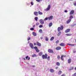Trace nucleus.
<instances>
[{"mask_svg":"<svg viewBox=\"0 0 76 76\" xmlns=\"http://www.w3.org/2000/svg\"><path fill=\"white\" fill-rule=\"evenodd\" d=\"M73 17L72 15H70L69 17V20H72V19H73Z\"/></svg>","mask_w":76,"mask_h":76,"instance_id":"23","label":"nucleus"},{"mask_svg":"<svg viewBox=\"0 0 76 76\" xmlns=\"http://www.w3.org/2000/svg\"><path fill=\"white\" fill-rule=\"evenodd\" d=\"M58 67H56V69H58Z\"/></svg>","mask_w":76,"mask_h":76,"instance_id":"55","label":"nucleus"},{"mask_svg":"<svg viewBox=\"0 0 76 76\" xmlns=\"http://www.w3.org/2000/svg\"><path fill=\"white\" fill-rule=\"evenodd\" d=\"M56 65L57 66H60V63L59 62H57L56 63Z\"/></svg>","mask_w":76,"mask_h":76,"instance_id":"31","label":"nucleus"},{"mask_svg":"<svg viewBox=\"0 0 76 76\" xmlns=\"http://www.w3.org/2000/svg\"><path fill=\"white\" fill-rule=\"evenodd\" d=\"M34 19L36 20V21H38V17H35L34 18Z\"/></svg>","mask_w":76,"mask_h":76,"instance_id":"28","label":"nucleus"},{"mask_svg":"<svg viewBox=\"0 0 76 76\" xmlns=\"http://www.w3.org/2000/svg\"><path fill=\"white\" fill-rule=\"evenodd\" d=\"M51 9V5H49L48 6L47 8L46 9H45V10L46 11H49Z\"/></svg>","mask_w":76,"mask_h":76,"instance_id":"1","label":"nucleus"},{"mask_svg":"<svg viewBox=\"0 0 76 76\" xmlns=\"http://www.w3.org/2000/svg\"><path fill=\"white\" fill-rule=\"evenodd\" d=\"M45 39L46 41H48V38L47 37H46Z\"/></svg>","mask_w":76,"mask_h":76,"instance_id":"33","label":"nucleus"},{"mask_svg":"<svg viewBox=\"0 0 76 76\" xmlns=\"http://www.w3.org/2000/svg\"><path fill=\"white\" fill-rule=\"evenodd\" d=\"M64 27H63V26L62 25L61 26V30L62 31L63 29V28Z\"/></svg>","mask_w":76,"mask_h":76,"instance_id":"30","label":"nucleus"},{"mask_svg":"<svg viewBox=\"0 0 76 76\" xmlns=\"http://www.w3.org/2000/svg\"><path fill=\"white\" fill-rule=\"evenodd\" d=\"M64 45L65 44L64 43H61L59 45L63 47V46H64Z\"/></svg>","mask_w":76,"mask_h":76,"instance_id":"21","label":"nucleus"},{"mask_svg":"<svg viewBox=\"0 0 76 76\" xmlns=\"http://www.w3.org/2000/svg\"><path fill=\"white\" fill-rule=\"evenodd\" d=\"M34 48L35 49V50L37 52V53H39V50H38V48L37 46H35L34 47Z\"/></svg>","mask_w":76,"mask_h":76,"instance_id":"4","label":"nucleus"},{"mask_svg":"<svg viewBox=\"0 0 76 76\" xmlns=\"http://www.w3.org/2000/svg\"><path fill=\"white\" fill-rule=\"evenodd\" d=\"M50 72H51V73H54V70L53 69H50Z\"/></svg>","mask_w":76,"mask_h":76,"instance_id":"16","label":"nucleus"},{"mask_svg":"<svg viewBox=\"0 0 76 76\" xmlns=\"http://www.w3.org/2000/svg\"><path fill=\"white\" fill-rule=\"evenodd\" d=\"M37 56L35 54H34V55H32V57H36Z\"/></svg>","mask_w":76,"mask_h":76,"instance_id":"34","label":"nucleus"},{"mask_svg":"<svg viewBox=\"0 0 76 76\" xmlns=\"http://www.w3.org/2000/svg\"><path fill=\"white\" fill-rule=\"evenodd\" d=\"M50 56H48V58H47L48 60H50Z\"/></svg>","mask_w":76,"mask_h":76,"instance_id":"45","label":"nucleus"},{"mask_svg":"<svg viewBox=\"0 0 76 76\" xmlns=\"http://www.w3.org/2000/svg\"><path fill=\"white\" fill-rule=\"evenodd\" d=\"M48 53H53V50L52 49H49L48 50Z\"/></svg>","mask_w":76,"mask_h":76,"instance_id":"6","label":"nucleus"},{"mask_svg":"<svg viewBox=\"0 0 76 76\" xmlns=\"http://www.w3.org/2000/svg\"><path fill=\"white\" fill-rule=\"evenodd\" d=\"M40 39H43V37H41Z\"/></svg>","mask_w":76,"mask_h":76,"instance_id":"50","label":"nucleus"},{"mask_svg":"<svg viewBox=\"0 0 76 76\" xmlns=\"http://www.w3.org/2000/svg\"><path fill=\"white\" fill-rule=\"evenodd\" d=\"M28 60H30V57H28Z\"/></svg>","mask_w":76,"mask_h":76,"instance_id":"52","label":"nucleus"},{"mask_svg":"<svg viewBox=\"0 0 76 76\" xmlns=\"http://www.w3.org/2000/svg\"><path fill=\"white\" fill-rule=\"evenodd\" d=\"M40 1H42V0H40Z\"/></svg>","mask_w":76,"mask_h":76,"instance_id":"59","label":"nucleus"},{"mask_svg":"<svg viewBox=\"0 0 76 76\" xmlns=\"http://www.w3.org/2000/svg\"><path fill=\"white\" fill-rule=\"evenodd\" d=\"M30 39H31V37H28V38L27 40H28V41H29V40H30Z\"/></svg>","mask_w":76,"mask_h":76,"instance_id":"42","label":"nucleus"},{"mask_svg":"<svg viewBox=\"0 0 76 76\" xmlns=\"http://www.w3.org/2000/svg\"><path fill=\"white\" fill-rule=\"evenodd\" d=\"M54 37H53L50 39V40L53 41V40H54Z\"/></svg>","mask_w":76,"mask_h":76,"instance_id":"27","label":"nucleus"},{"mask_svg":"<svg viewBox=\"0 0 76 76\" xmlns=\"http://www.w3.org/2000/svg\"><path fill=\"white\" fill-rule=\"evenodd\" d=\"M66 57V56L64 55H62L61 57V58L63 61V60H64V59H63V57Z\"/></svg>","mask_w":76,"mask_h":76,"instance_id":"12","label":"nucleus"},{"mask_svg":"<svg viewBox=\"0 0 76 76\" xmlns=\"http://www.w3.org/2000/svg\"><path fill=\"white\" fill-rule=\"evenodd\" d=\"M37 44L38 46H39V47H41V44L39 42H37Z\"/></svg>","mask_w":76,"mask_h":76,"instance_id":"11","label":"nucleus"},{"mask_svg":"<svg viewBox=\"0 0 76 76\" xmlns=\"http://www.w3.org/2000/svg\"><path fill=\"white\" fill-rule=\"evenodd\" d=\"M52 25H53V23L52 22L50 23L49 24V27H51Z\"/></svg>","mask_w":76,"mask_h":76,"instance_id":"18","label":"nucleus"},{"mask_svg":"<svg viewBox=\"0 0 76 76\" xmlns=\"http://www.w3.org/2000/svg\"><path fill=\"white\" fill-rule=\"evenodd\" d=\"M38 13H39V15H43V13L41 12H40L39 11H38Z\"/></svg>","mask_w":76,"mask_h":76,"instance_id":"20","label":"nucleus"},{"mask_svg":"<svg viewBox=\"0 0 76 76\" xmlns=\"http://www.w3.org/2000/svg\"><path fill=\"white\" fill-rule=\"evenodd\" d=\"M34 14L35 16H37L38 15V12L35 11L34 12Z\"/></svg>","mask_w":76,"mask_h":76,"instance_id":"5","label":"nucleus"},{"mask_svg":"<svg viewBox=\"0 0 76 76\" xmlns=\"http://www.w3.org/2000/svg\"><path fill=\"white\" fill-rule=\"evenodd\" d=\"M71 61H72V59L71 58H69L68 61V63H70Z\"/></svg>","mask_w":76,"mask_h":76,"instance_id":"19","label":"nucleus"},{"mask_svg":"<svg viewBox=\"0 0 76 76\" xmlns=\"http://www.w3.org/2000/svg\"><path fill=\"white\" fill-rule=\"evenodd\" d=\"M60 58V56H57V58L58 59V60H59Z\"/></svg>","mask_w":76,"mask_h":76,"instance_id":"40","label":"nucleus"},{"mask_svg":"<svg viewBox=\"0 0 76 76\" xmlns=\"http://www.w3.org/2000/svg\"><path fill=\"white\" fill-rule=\"evenodd\" d=\"M48 19V17H46L44 19V20L45 21V20H47Z\"/></svg>","mask_w":76,"mask_h":76,"instance_id":"32","label":"nucleus"},{"mask_svg":"<svg viewBox=\"0 0 76 76\" xmlns=\"http://www.w3.org/2000/svg\"><path fill=\"white\" fill-rule=\"evenodd\" d=\"M75 42H76V39H75Z\"/></svg>","mask_w":76,"mask_h":76,"instance_id":"61","label":"nucleus"},{"mask_svg":"<svg viewBox=\"0 0 76 76\" xmlns=\"http://www.w3.org/2000/svg\"><path fill=\"white\" fill-rule=\"evenodd\" d=\"M68 45H70L71 46V44H68Z\"/></svg>","mask_w":76,"mask_h":76,"instance_id":"53","label":"nucleus"},{"mask_svg":"<svg viewBox=\"0 0 76 76\" xmlns=\"http://www.w3.org/2000/svg\"><path fill=\"white\" fill-rule=\"evenodd\" d=\"M73 53H76V51H74Z\"/></svg>","mask_w":76,"mask_h":76,"instance_id":"56","label":"nucleus"},{"mask_svg":"<svg viewBox=\"0 0 76 76\" xmlns=\"http://www.w3.org/2000/svg\"><path fill=\"white\" fill-rule=\"evenodd\" d=\"M42 27H43L42 25H40L39 26V28H42Z\"/></svg>","mask_w":76,"mask_h":76,"instance_id":"39","label":"nucleus"},{"mask_svg":"<svg viewBox=\"0 0 76 76\" xmlns=\"http://www.w3.org/2000/svg\"><path fill=\"white\" fill-rule=\"evenodd\" d=\"M74 69V67H70V69H69V70H73Z\"/></svg>","mask_w":76,"mask_h":76,"instance_id":"25","label":"nucleus"},{"mask_svg":"<svg viewBox=\"0 0 76 76\" xmlns=\"http://www.w3.org/2000/svg\"><path fill=\"white\" fill-rule=\"evenodd\" d=\"M62 73V72H61V71H59L58 72V75H61Z\"/></svg>","mask_w":76,"mask_h":76,"instance_id":"29","label":"nucleus"},{"mask_svg":"<svg viewBox=\"0 0 76 76\" xmlns=\"http://www.w3.org/2000/svg\"><path fill=\"white\" fill-rule=\"evenodd\" d=\"M72 0H69V1H72Z\"/></svg>","mask_w":76,"mask_h":76,"instance_id":"57","label":"nucleus"},{"mask_svg":"<svg viewBox=\"0 0 76 76\" xmlns=\"http://www.w3.org/2000/svg\"><path fill=\"white\" fill-rule=\"evenodd\" d=\"M66 36H71V35H72V34H66Z\"/></svg>","mask_w":76,"mask_h":76,"instance_id":"26","label":"nucleus"},{"mask_svg":"<svg viewBox=\"0 0 76 76\" xmlns=\"http://www.w3.org/2000/svg\"><path fill=\"white\" fill-rule=\"evenodd\" d=\"M72 76H76V72L74 74H73Z\"/></svg>","mask_w":76,"mask_h":76,"instance_id":"44","label":"nucleus"},{"mask_svg":"<svg viewBox=\"0 0 76 76\" xmlns=\"http://www.w3.org/2000/svg\"><path fill=\"white\" fill-rule=\"evenodd\" d=\"M29 45H30V47H31L32 49L34 48V45H33V44H32V43H30Z\"/></svg>","mask_w":76,"mask_h":76,"instance_id":"10","label":"nucleus"},{"mask_svg":"<svg viewBox=\"0 0 76 76\" xmlns=\"http://www.w3.org/2000/svg\"><path fill=\"white\" fill-rule=\"evenodd\" d=\"M28 56H26V59H28Z\"/></svg>","mask_w":76,"mask_h":76,"instance_id":"49","label":"nucleus"},{"mask_svg":"<svg viewBox=\"0 0 76 76\" xmlns=\"http://www.w3.org/2000/svg\"><path fill=\"white\" fill-rule=\"evenodd\" d=\"M43 54V53L42 52H40L39 53V56H41Z\"/></svg>","mask_w":76,"mask_h":76,"instance_id":"14","label":"nucleus"},{"mask_svg":"<svg viewBox=\"0 0 76 76\" xmlns=\"http://www.w3.org/2000/svg\"><path fill=\"white\" fill-rule=\"evenodd\" d=\"M39 32H40V33H42V31L40 29L39 30Z\"/></svg>","mask_w":76,"mask_h":76,"instance_id":"35","label":"nucleus"},{"mask_svg":"<svg viewBox=\"0 0 76 76\" xmlns=\"http://www.w3.org/2000/svg\"><path fill=\"white\" fill-rule=\"evenodd\" d=\"M74 12H75V11L73 10H71L70 13V15H73V13H74Z\"/></svg>","mask_w":76,"mask_h":76,"instance_id":"15","label":"nucleus"},{"mask_svg":"<svg viewBox=\"0 0 76 76\" xmlns=\"http://www.w3.org/2000/svg\"><path fill=\"white\" fill-rule=\"evenodd\" d=\"M39 22L42 25H43V24H44V21L42 19H41L39 20Z\"/></svg>","mask_w":76,"mask_h":76,"instance_id":"3","label":"nucleus"},{"mask_svg":"<svg viewBox=\"0 0 76 76\" xmlns=\"http://www.w3.org/2000/svg\"><path fill=\"white\" fill-rule=\"evenodd\" d=\"M74 6H76V1H75L74 2Z\"/></svg>","mask_w":76,"mask_h":76,"instance_id":"43","label":"nucleus"},{"mask_svg":"<svg viewBox=\"0 0 76 76\" xmlns=\"http://www.w3.org/2000/svg\"><path fill=\"white\" fill-rule=\"evenodd\" d=\"M56 44H58V42H59V40H57L56 42Z\"/></svg>","mask_w":76,"mask_h":76,"instance_id":"38","label":"nucleus"},{"mask_svg":"<svg viewBox=\"0 0 76 76\" xmlns=\"http://www.w3.org/2000/svg\"><path fill=\"white\" fill-rule=\"evenodd\" d=\"M39 25V23H36V25H37V26H38V25Z\"/></svg>","mask_w":76,"mask_h":76,"instance_id":"41","label":"nucleus"},{"mask_svg":"<svg viewBox=\"0 0 76 76\" xmlns=\"http://www.w3.org/2000/svg\"><path fill=\"white\" fill-rule=\"evenodd\" d=\"M61 30V27H58V32H60Z\"/></svg>","mask_w":76,"mask_h":76,"instance_id":"22","label":"nucleus"},{"mask_svg":"<svg viewBox=\"0 0 76 76\" xmlns=\"http://www.w3.org/2000/svg\"><path fill=\"white\" fill-rule=\"evenodd\" d=\"M61 76H66V75L64 74L61 75Z\"/></svg>","mask_w":76,"mask_h":76,"instance_id":"47","label":"nucleus"},{"mask_svg":"<svg viewBox=\"0 0 76 76\" xmlns=\"http://www.w3.org/2000/svg\"><path fill=\"white\" fill-rule=\"evenodd\" d=\"M67 10H65L64 11V12H65V13H67Z\"/></svg>","mask_w":76,"mask_h":76,"instance_id":"48","label":"nucleus"},{"mask_svg":"<svg viewBox=\"0 0 76 76\" xmlns=\"http://www.w3.org/2000/svg\"><path fill=\"white\" fill-rule=\"evenodd\" d=\"M71 20H70V19H69L68 20H67V21H66V23L67 24H68V23H69L70 22H71Z\"/></svg>","mask_w":76,"mask_h":76,"instance_id":"17","label":"nucleus"},{"mask_svg":"<svg viewBox=\"0 0 76 76\" xmlns=\"http://www.w3.org/2000/svg\"><path fill=\"white\" fill-rule=\"evenodd\" d=\"M33 67H35V66H33Z\"/></svg>","mask_w":76,"mask_h":76,"instance_id":"60","label":"nucleus"},{"mask_svg":"<svg viewBox=\"0 0 76 76\" xmlns=\"http://www.w3.org/2000/svg\"><path fill=\"white\" fill-rule=\"evenodd\" d=\"M23 59H24V60H25V58H23Z\"/></svg>","mask_w":76,"mask_h":76,"instance_id":"58","label":"nucleus"},{"mask_svg":"<svg viewBox=\"0 0 76 76\" xmlns=\"http://www.w3.org/2000/svg\"><path fill=\"white\" fill-rule=\"evenodd\" d=\"M31 6H33L34 5V3L32 1L31 2Z\"/></svg>","mask_w":76,"mask_h":76,"instance_id":"36","label":"nucleus"},{"mask_svg":"<svg viewBox=\"0 0 76 76\" xmlns=\"http://www.w3.org/2000/svg\"><path fill=\"white\" fill-rule=\"evenodd\" d=\"M34 45H35H35H36V43H34Z\"/></svg>","mask_w":76,"mask_h":76,"instance_id":"54","label":"nucleus"},{"mask_svg":"<svg viewBox=\"0 0 76 76\" xmlns=\"http://www.w3.org/2000/svg\"><path fill=\"white\" fill-rule=\"evenodd\" d=\"M30 30H31V31H34V28H30Z\"/></svg>","mask_w":76,"mask_h":76,"instance_id":"37","label":"nucleus"},{"mask_svg":"<svg viewBox=\"0 0 76 76\" xmlns=\"http://www.w3.org/2000/svg\"><path fill=\"white\" fill-rule=\"evenodd\" d=\"M36 1H37V2H39L40 1V0H36Z\"/></svg>","mask_w":76,"mask_h":76,"instance_id":"46","label":"nucleus"},{"mask_svg":"<svg viewBox=\"0 0 76 76\" xmlns=\"http://www.w3.org/2000/svg\"><path fill=\"white\" fill-rule=\"evenodd\" d=\"M47 56H48V55L47 54H45V55H42V57L43 58V59H47Z\"/></svg>","mask_w":76,"mask_h":76,"instance_id":"2","label":"nucleus"},{"mask_svg":"<svg viewBox=\"0 0 76 76\" xmlns=\"http://www.w3.org/2000/svg\"><path fill=\"white\" fill-rule=\"evenodd\" d=\"M70 31V29L69 28L67 29L65 31V33H68V32H69Z\"/></svg>","mask_w":76,"mask_h":76,"instance_id":"7","label":"nucleus"},{"mask_svg":"<svg viewBox=\"0 0 76 76\" xmlns=\"http://www.w3.org/2000/svg\"><path fill=\"white\" fill-rule=\"evenodd\" d=\"M48 18L49 20H52V19H53V16H50V17H48Z\"/></svg>","mask_w":76,"mask_h":76,"instance_id":"9","label":"nucleus"},{"mask_svg":"<svg viewBox=\"0 0 76 76\" xmlns=\"http://www.w3.org/2000/svg\"><path fill=\"white\" fill-rule=\"evenodd\" d=\"M61 48L60 46H58L56 48V50H61Z\"/></svg>","mask_w":76,"mask_h":76,"instance_id":"8","label":"nucleus"},{"mask_svg":"<svg viewBox=\"0 0 76 76\" xmlns=\"http://www.w3.org/2000/svg\"><path fill=\"white\" fill-rule=\"evenodd\" d=\"M61 34V32H59L57 34L58 36L59 37V36H60Z\"/></svg>","mask_w":76,"mask_h":76,"instance_id":"24","label":"nucleus"},{"mask_svg":"<svg viewBox=\"0 0 76 76\" xmlns=\"http://www.w3.org/2000/svg\"><path fill=\"white\" fill-rule=\"evenodd\" d=\"M32 35L34 37H36L37 36V33L35 32H32Z\"/></svg>","mask_w":76,"mask_h":76,"instance_id":"13","label":"nucleus"},{"mask_svg":"<svg viewBox=\"0 0 76 76\" xmlns=\"http://www.w3.org/2000/svg\"><path fill=\"white\" fill-rule=\"evenodd\" d=\"M74 45H75L71 44V46H74Z\"/></svg>","mask_w":76,"mask_h":76,"instance_id":"51","label":"nucleus"}]
</instances>
